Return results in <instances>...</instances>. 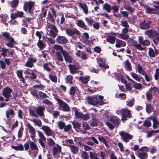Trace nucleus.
<instances>
[{
    "label": "nucleus",
    "instance_id": "nucleus-16",
    "mask_svg": "<svg viewBox=\"0 0 159 159\" xmlns=\"http://www.w3.org/2000/svg\"><path fill=\"white\" fill-rule=\"evenodd\" d=\"M65 61L69 63H71L72 61V57L70 55L69 52L64 50L62 53Z\"/></svg>",
    "mask_w": 159,
    "mask_h": 159
},
{
    "label": "nucleus",
    "instance_id": "nucleus-45",
    "mask_svg": "<svg viewBox=\"0 0 159 159\" xmlns=\"http://www.w3.org/2000/svg\"><path fill=\"white\" fill-rule=\"evenodd\" d=\"M103 8L108 12H110L111 10V7L110 5L107 3H105L104 4Z\"/></svg>",
    "mask_w": 159,
    "mask_h": 159
},
{
    "label": "nucleus",
    "instance_id": "nucleus-1",
    "mask_svg": "<svg viewBox=\"0 0 159 159\" xmlns=\"http://www.w3.org/2000/svg\"><path fill=\"white\" fill-rule=\"evenodd\" d=\"M72 27V25L71 24H69L66 27H63L61 26V29L62 30H65L66 34L69 36H80L81 35L80 32L76 29H71Z\"/></svg>",
    "mask_w": 159,
    "mask_h": 159
},
{
    "label": "nucleus",
    "instance_id": "nucleus-47",
    "mask_svg": "<svg viewBox=\"0 0 159 159\" xmlns=\"http://www.w3.org/2000/svg\"><path fill=\"white\" fill-rule=\"evenodd\" d=\"M39 97L41 99L48 98L49 97L45 93L41 91H38Z\"/></svg>",
    "mask_w": 159,
    "mask_h": 159
},
{
    "label": "nucleus",
    "instance_id": "nucleus-10",
    "mask_svg": "<svg viewBox=\"0 0 159 159\" xmlns=\"http://www.w3.org/2000/svg\"><path fill=\"white\" fill-rule=\"evenodd\" d=\"M37 61L36 58L34 57L32 54H31L25 64V66L26 67L32 68L34 67V64L36 63Z\"/></svg>",
    "mask_w": 159,
    "mask_h": 159
},
{
    "label": "nucleus",
    "instance_id": "nucleus-60",
    "mask_svg": "<svg viewBox=\"0 0 159 159\" xmlns=\"http://www.w3.org/2000/svg\"><path fill=\"white\" fill-rule=\"evenodd\" d=\"M90 159H96L97 157L96 153L93 152H90Z\"/></svg>",
    "mask_w": 159,
    "mask_h": 159
},
{
    "label": "nucleus",
    "instance_id": "nucleus-52",
    "mask_svg": "<svg viewBox=\"0 0 159 159\" xmlns=\"http://www.w3.org/2000/svg\"><path fill=\"white\" fill-rule=\"evenodd\" d=\"M70 92L69 94L72 97H73L75 92V88L74 86L71 87L70 89Z\"/></svg>",
    "mask_w": 159,
    "mask_h": 159
},
{
    "label": "nucleus",
    "instance_id": "nucleus-20",
    "mask_svg": "<svg viewBox=\"0 0 159 159\" xmlns=\"http://www.w3.org/2000/svg\"><path fill=\"white\" fill-rule=\"evenodd\" d=\"M154 50L151 48H149L148 54L151 57H154L159 54V52L158 50L155 47H154Z\"/></svg>",
    "mask_w": 159,
    "mask_h": 159
},
{
    "label": "nucleus",
    "instance_id": "nucleus-53",
    "mask_svg": "<svg viewBox=\"0 0 159 159\" xmlns=\"http://www.w3.org/2000/svg\"><path fill=\"white\" fill-rule=\"evenodd\" d=\"M92 122L90 124V125L92 127L97 126L98 125V121L96 119L93 118L92 119Z\"/></svg>",
    "mask_w": 159,
    "mask_h": 159
},
{
    "label": "nucleus",
    "instance_id": "nucleus-23",
    "mask_svg": "<svg viewBox=\"0 0 159 159\" xmlns=\"http://www.w3.org/2000/svg\"><path fill=\"white\" fill-rule=\"evenodd\" d=\"M77 25L80 28L85 30H89V29L87 26L85 25L84 23L82 20H79L77 21Z\"/></svg>",
    "mask_w": 159,
    "mask_h": 159
},
{
    "label": "nucleus",
    "instance_id": "nucleus-24",
    "mask_svg": "<svg viewBox=\"0 0 159 159\" xmlns=\"http://www.w3.org/2000/svg\"><path fill=\"white\" fill-rule=\"evenodd\" d=\"M149 119L152 120L153 121L152 127L153 129L157 128L159 125V122L158 121L157 118L155 116H153L152 118L151 116L149 118Z\"/></svg>",
    "mask_w": 159,
    "mask_h": 159
},
{
    "label": "nucleus",
    "instance_id": "nucleus-26",
    "mask_svg": "<svg viewBox=\"0 0 159 159\" xmlns=\"http://www.w3.org/2000/svg\"><path fill=\"white\" fill-rule=\"evenodd\" d=\"M45 110V108L43 106H39L36 110V113L40 116H42L44 115L43 111Z\"/></svg>",
    "mask_w": 159,
    "mask_h": 159
},
{
    "label": "nucleus",
    "instance_id": "nucleus-34",
    "mask_svg": "<svg viewBox=\"0 0 159 159\" xmlns=\"http://www.w3.org/2000/svg\"><path fill=\"white\" fill-rule=\"evenodd\" d=\"M155 32L156 31L155 30L151 29L146 31L145 32V34L148 37L151 38L153 37Z\"/></svg>",
    "mask_w": 159,
    "mask_h": 159
},
{
    "label": "nucleus",
    "instance_id": "nucleus-56",
    "mask_svg": "<svg viewBox=\"0 0 159 159\" xmlns=\"http://www.w3.org/2000/svg\"><path fill=\"white\" fill-rule=\"evenodd\" d=\"M133 87L135 89L139 90L141 89L143 87V85L141 83H135L133 85Z\"/></svg>",
    "mask_w": 159,
    "mask_h": 159
},
{
    "label": "nucleus",
    "instance_id": "nucleus-41",
    "mask_svg": "<svg viewBox=\"0 0 159 159\" xmlns=\"http://www.w3.org/2000/svg\"><path fill=\"white\" fill-rule=\"evenodd\" d=\"M153 37V41L154 43L156 45H157L158 44L157 41H159V33L156 32Z\"/></svg>",
    "mask_w": 159,
    "mask_h": 159
},
{
    "label": "nucleus",
    "instance_id": "nucleus-63",
    "mask_svg": "<svg viewBox=\"0 0 159 159\" xmlns=\"http://www.w3.org/2000/svg\"><path fill=\"white\" fill-rule=\"evenodd\" d=\"M81 157L83 159H89V156L87 153L84 151H83L81 153Z\"/></svg>",
    "mask_w": 159,
    "mask_h": 159
},
{
    "label": "nucleus",
    "instance_id": "nucleus-48",
    "mask_svg": "<svg viewBox=\"0 0 159 159\" xmlns=\"http://www.w3.org/2000/svg\"><path fill=\"white\" fill-rule=\"evenodd\" d=\"M73 77L72 76L70 75L67 76L66 79V82L70 84H72L73 83Z\"/></svg>",
    "mask_w": 159,
    "mask_h": 159
},
{
    "label": "nucleus",
    "instance_id": "nucleus-4",
    "mask_svg": "<svg viewBox=\"0 0 159 159\" xmlns=\"http://www.w3.org/2000/svg\"><path fill=\"white\" fill-rule=\"evenodd\" d=\"M72 111L74 112L75 115L78 118H80L84 120L90 119V116L88 113L83 114L81 112H79L75 107H73Z\"/></svg>",
    "mask_w": 159,
    "mask_h": 159
},
{
    "label": "nucleus",
    "instance_id": "nucleus-40",
    "mask_svg": "<svg viewBox=\"0 0 159 159\" xmlns=\"http://www.w3.org/2000/svg\"><path fill=\"white\" fill-rule=\"evenodd\" d=\"M115 37L111 36H109L107 38L106 41L110 43L113 44L115 42Z\"/></svg>",
    "mask_w": 159,
    "mask_h": 159
},
{
    "label": "nucleus",
    "instance_id": "nucleus-25",
    "mask_svg": "<svg viewBox=\"0 0 159 159\" xmlns=\"http://www.w3.org/2000/svg\"><path fill=\"white\" fill-rule=\"evenodd\" d=\"M138 153V156L140 159H147L148 158V154L147 152L139 151Z\"/></svg>",
    "mask_w": 159,
    "mask_h": 159
},
{
    "label": "nucleus",
    "instance_id": "nucleus-3",
    "mask_svg": "<svg viewBox=\"0 0 159 159\" xmlns=\"http://www.w3.org/2000/svg\"><path fill=\"white\" fill-rule=\"evenodd\" d=\"M34 2L32 1L25 2L23 6L24 10L26 12H27L28 11L30 15H32L34 14Z\"/></svg>",
    "mask_w": 159,
    "mask_h": 159
},
{
    "label": "nucleus",
    "instance_id": "nucleus-59",
    "mask_svg": "<svg viewBox=\"0 0 159 159\" xmlns=\"http://www.w3.org/2000/svg\"><path fill=\"white\" fill-rule=\"evenodd\" d=\"M134 99L130 100L129 101H126V105L129 107H132L134 104Z\"/></svg>",
    "mask_w": 159,
    "mask_h": 159
},
{
    "label": "nucleus",
    "instance_id": "nucleus-49",
    "mask_svg": "<svg viewBox=\"0 0 159 159\" xmlns=\"http://www.w3.org/2000/svg\"><path fill=\"white\" fill-rule=\"evenodd\" d=\"M34 89H38L42 90L45 88V86L41 84H35L32 87Z\"/></svg>",
    "mask_w": 159,
    "mask_h": 159
},
{
    "label": "nucleus",
    "instance_id": "nucleus-6",
    "mask_svg": "<svg viewBox=\"0 0 159 159\" xmlns=\"http://www.w3.org/2000/svg\"><path fill=\"white\" fill-rule=\"evenodd\" d=\"M87 100L89 104L91 105H96L99 104L100 105H102L104 104L103 101H100L97 97H88Z\"/></svg>",
    "mask_w": 159,
    "mask_h": 159
},
{
    "label": "nucleus",
    "instance_id": "nucleus-39",
    "mask_svg": "<svg viewBox=\"0 0 159 159\" xmlns=\"http://www.w3.org/2000/svg\"><path fill=\"white\" fill-rule=\"evenodd\" d=\"M27 127L29 128V132L31 135H34L36 133L35 129L30 123L27 124Z\"/></svg>",
    "mask_w": 159,
    "mask_h": 159
},
{
    "label": "nucleus",
    "instance_id": "nucleus-12",
    "mask_svg": "<svg viewBox=\"0 0 159 159\" xmlns=\"http://www.w3.org/2000/svg\"><path fill=\"white\" fill-rule=\"evenodd\" d=\"M152 22L151 20H143L139 23V28L142 30H148L150 27V24Z\"/></svg>",
    "mask_w": 159,
    "mask_h": 159
},
{
    "label": "nucleus",
    "instance_id": "nucleus-27",
    "mask_svg": "<svg viewBox=\"0 0 159 159\" xmlns=\"http://www.w3.org/2000/svg\"><path fill=\"white\" fill-rule=\"evenodd\" d=\"M72 125L73 128L77 132L80 129L81 127V123L76 121H74L72 123Z\"/></svg>",
    "mask_w": 159,
    "mask_h": 159
},
{
    "label": "nucleus",
    "instance_id": "nucleus-38",
    "mask_svg": "<svg viewBox=\"0 0 159 159\" xmlns=\"http://www.w3.org/2000/svg\"><path fill=\"white\" fill-rule=\"evenodd\" d=\"M124 8L125 10L128 11L130 13V14H132L134 12V8L132 7L129 4L125 5L124 7Z\"/></svg>",
    "mask_w": 159,
    "mask_h": 159
},
{
    "label": "nucleus",
    "instance_id": "nucleus-64",
    "mask_svg": "<svg viewBox=\"0 0 159 159\" xmlns=\"http://www.w3.org/2000/svg\"><path fill=\"white\" fill-rule=\"evenodd\" d=\"M49 78L53 82L56 83L57 82V78L56 76H52L51 74L49 75Z\"/></svg>",
    "mask_w": 159,
    "mask_h": 159
},
{
    "label": "nucleus",
    "instance_id": "nucleus-28",
    "mask_svg": "<svg viewBox=\"0 0 159 159\" xmlns=\"http://www.w3.org/2000/svg\"><path fill=\"white\" fill-rule=\"evenodd\" d=\"M42 129L47 136H50L51 135L52 130L49 127L46 126H43L42 127Z\"/></svg>",
    "mask_w": 159,
    "mask_h": 159
},
{
    "label": "nucleus",
    "instance_id": "nucleus-21",
    "mask_svg": "<svg viewBox=\"0 0 159 159\" xmlns=\"http://www.w3.org/2000/svg\"><path fill=\"white\" fill-rule=\"evenodd\" d=\"M57 41L60 44H65L67 41V39L64 36H59L57 38Z\"/></svg>",
    "mask_w": 159,
    "mask_h": 159
},
{
    "label": "nucleus",
    "instance_id": "nucleus-9",
    "mask_svg": "<svg viewBox=\"0 0 159 159\" xmlns=\"http://www.w3.org/2000/svg\"><path fill=\"white\" fill-rule=\"evenodd\" d=\"M50 9L51 11H49L47 16V20L53 23H54L57 16L56 12L53 8H50Z\"/></svg>",
    "mask_w": 159,
    "mask_h": 159
},
{
    "label": "nucleus",
    "instance_id": "nucleus-42",
    "mask_svg": "<svg viewBox=\"0 0 159 159\" xmlns=\"http://www.w3.org/2000/svg\"><path fill=\"white\" fill-rule=\"evenodd\" d=\"M30 147L31 149L32 150H38V148L36 144L34 142L31 141L30 142Z\"/></svg>",
    "mask_w": 159,
    "mask_h": 159
},
{
    "label": "nucleus",
    "instance_id": "nucleus-11",
    "mask_svg": "<svg viewBox=\"0 0 159 159\" xmlns=\"http://www.w3.org/2000/svg\"><path fill=\"white\" fill-rule=\"evenodd\" d=\"M119 134L122 138L123 140L125 143L129 142V140L133 138V136L128 133H125L124 131H120Z\"/></svg>",
    "mask_w": 159,
    "mask_h": 159
},
{
    "label": "nucleus",
    "instance_id": "nucleus-5",
    "mask_svg": "<svg viewBox=\"0 0 159 159\" xmlns=\"http://www.w3.org/2000/svg\"><path fill=\"white\" fill-rule=\"evenodd\" d=\"M120 113L122 117L121 120L125 121L128 118H130L132 116L131 111L127 108H122L120 110Z\"/></svg>",
    "mask_w": 159,
    "mask_h": 159
},
{
    "label": "nucleus",
    "instance_id": "nucleus-31",
    "mask_svg": "<svg viewBox=\"0 0 159 159\" xmlns=\"http://www.w3.org/2000/svg\"><path fill=\"white\" fill-rule=\"evenodd\" d=\"M153 107L150 103H147L146 105V111L148 114H150L152 111Z\"/></svg>",
    "mask_w": 159,
    "mask_h": 159
},
{
    "label": "nucleus",
    "instance_id": "nucleus-62",
    "mask_svg": "<svg viewBox=\"0 0 159 159\" xmlns=\"http://www.w3.org/2000/svg\"><path fill=\"white\" fill-rule=\"evenodd\" d=\"M121 25L124 27L125 28L129 27V25L128 24L126 20H122L120 21Z\"/></svg>",
    "mask_w": 159,
    "mask_h": 159
},
{
    "label": "nucleus",
    "instance_id": "nucleus-54",
    "mask_svg": "<svg viewBox=\"0 0 159 159\" xmlns=\"http://www.w3.org/2000/svg\"><path fill=\"white\" fill-rule=\"evenodd\" d=\"M43 67L44 70H46L47 72H49L51 70V69L48 67V64L47 63L43 64Z\"/></svg>",
    "mask_w": 159,
    "mask_h": 159
},
{
    "label": "nucleus",
    "instance_id": "nucleus-44",
    "mask_svg": "<svg viewBox=\"0 0 159 159\" xmlns=\"http://www.w3.org/2000/svg\"><path fill=\"white\" fill-rule=\"evenodd\" d=\"M130 75L131 77L134 79L138 82H140L141 80V78L138 76V75L136 74L134 72L130 73Z\"/></svg>",
    "mask_w": 159,
    "mask_h": 159
},
{
    "label": "nucleus",
    "instance_id": "nucleus-29",
    "mask_svg": "<svg viewBox=\"0 0 159 159\" xmlns=\"http://www.w3.org/2000/svg\"><path fill=\"white\" fill-rule=\"evenodd\" d=\"M37 45L40 50H42L45 48L46 46L45 42L42 40L39 39Z\"/></svg>",
    "mask_w": 159,
    "mask_h": 159
},
{
    "label": "nucleus",
    "instance_id": "nucleus-14",
    "mask_svg": "<svg viewBox=\"0 0 159 159\" xmlns=\"http://www.w3.org/2000/svg\"><path fill=\"white\" fill-rule=\"evenodd\" d=\"M155 8L151 7L149 6L146 8L145 13L150 15L157 14V13L155 11L157 10H159V6H154Z\"/></svg>",
    "mask_w": 159,
    "mask_h": 159
},
{
    "label": "nucleus",
    "instance_id": "nucleus-35",
    "mask_svg": "<svg viewBox=\"0 0 159 159\" xmlns=\"http://www.w3.org/2000/svg\"><path fill=\"white\" fill-rule=\"evenodd\" d=\"M69 68L70 73L72 74L76 73L77 71V69L75 65L70 64Z\"/></svg>",
    "mask_w": 159,
    "mask_h": 159
},
{
    "label": "nucleus",
    "instance_id": "nucleus-61",
    "mask_svg": "<svg viewBox=\"0 0 159 159\" xmlns=\"http://www.w3.org/2000/svg\"><path fill=\"white\" fill-rule=\"evenodd\" d=\"M2 52L1 53V55L4 57H5L7 55V52L8 51V50L6 48H2Z\"/></svg>",
    "mask_w": 159,
    "mask_h": 159
},
{
    "label": "nucleus",
    "instance_id": "nucleus-2",
    "mask_svg": "<svg viewBox=\"0 0 159 159\" xmlns=\"http://www.w3.org/2000/svg\"><path fill=\"white\" fill-rule=\"evenodd\" d=\"M46 28L49 33V36L53 38H55L58 32L56 26L48 22Z\"/></svg>",
    "mask_w": 159,
    "mask_h": 159
},
{
    "label": "nucleus",
    "instance_id": "nucleus-7",
    "mask_svg": "<svg viewBox=\"0 0 159 159\" xmlns=\"http://www.w3.org/2000/svg\"><path fill=\"white\" fill-rule=\"evenodd\" d=\"M54 48L56 50V55L58 61H63V59L61 54L62 51L64 50H63V48L60 45H55Z\"/></svg>",
    "mask_w": 159,
    "mask_h": 159
},
{
    "label": "nucleus",
    "instance_id": "nucleus-19",
    "mask_svg": "<svg viewBox=\"0 0 159 159\" xmlns=\"http://www.w3.org/2000/svg\"><path fill=\"white\" fill-rule=\"evenodd\" d=\"M19 3V0H13V1L9 3V5L11 8L10 10L11 12H13L15 10L16 8L18 6Z\"/></svg>",
    "mask_w": 159,
    "mask_h": 159
},
{
    "label": "nucleus",
    "instance_id": "nucleus-58",
    "mask_svg": "<svg viewBox=\"0 0 159 159\" xmlns=\"http://www.w3.org/2000/svg\"><path fill=\"white\" fill-rule=\"evenodd\" d=\"M65 124L62 121H59L58 122V126L60 129H62L65 127Z\"/></svg>",
    "mask_w": 159,
    "mask_h": 159
},
{
    "label": "nucleus",
    "instance_id": "nucleus-51",
    "mask_svg": "<svg viewBox=\"0 0 159 159\" xmlns=\"http://www.w3.org/2000/svg\"><path fill=\"white\" fill-rule=\"evenodd\" d=\"M15 114L14 110L12 109L10 110L9 111H6V116L7 118H9V115L13 116Z\"/></svg>",
    "mask_w": 159,
    "mask_h": 159
},
{
    "label": "nucleus",
    "instance_id": "nucleus-13",
    "mask_svg": "<svg viewBox=\"0 0 159 159\" xmlns=\"http://www.w3.org/2000/svg\"><path fill=\"white\" fill-rule=\"evenodd\" d=\"M108 120L116 127L119 126L120 122V119L116 116H111Z\"/></svg>",
    "mask_w": 159,
    "mask_h": 159
},
{
    "label": "nucleus",
    "instance_id": "nucleus-17",
    "mask_svg": "<svg viewBox=\"0 0 159 159\" xmlns=\"http://www.w3.org/2000/svg\"><path fill=\"white\" fill-rule=\"evenodd\" d=\"M56 147H54L53 148V155L55 158H58L59 156V153L61 152V148L58 144H57Z\"/></svg>",
    "mask_w": 159,
    "mask_h": 159
},
{
    "label": "nucleus",
    "instance_id": "nucleus-50",
    "mask_svg": "<svg viewBox=\"0 0 159 159\" xmlns=\"http://www.w3.org/2000/svg\"><path fill=\"white\" fill-rule=\"evenodd\" d=\"M42 12L40 14V17L43 20V18H44L46 17L47 15V10H45L44 7H43L42 8Z\"/></svg>",
    "mask_w": 159,
    "mask_h": 159
},
{
    "label": "nucleus",
    "instance_id": "nucleus-55",
    "mask_svg": "<svg viewBox=\"0 0 159 159\" xmlns=\"http://www.w3.org/2000/svg\"><path fill=\"white\" fill-rule=\"evenodd\" d=\"M151 123L148 120H145L144 121L143 125L147 128H149L151 126Z\"/></svg>",
    "mask_w": 159,
    "mask_h": 159
},
{
    "label": "nucleus",
    "instance_id": "nucleus-22",
    "mask_svg": "<svg viewBox=\"0 0 159 159\" xmlns=\"http://www.w3.org/2000/svg\"><path fill=\"white\" fill-rule=\"evenodd\" d=\"M124 68L127 71H130L132 70L131 64L129 60H126L124 62Z\"/></svg>",
    "mask_w": 159,
    "mask_h": 159
},
{
    "label": "nucleus",
    "instance_id": "nucleus-46",
    "mask_svg": "<svg viewBox=\"0 0 159 159\" xmlns=\"http://www.w3.org/2000/svg\"><path fill=\"white\" fill-rule=\"evenodd\" d=\"M145 95L147 100L149 102L151 101L153 98L152 93L150 91H148L146 93Z\"/></svg>",
    "mask_w": 159,
    "mask_h": 159
},
{
    "label": "nucleus",
    "instance_id": "nucleus-43",
    "mask_svg": "<svg viewBox=\"0 0 159 159\" xmlns=\"http://www.w3.org/2000/svg\"><path fill=\"white\" fill-rule=\"evenodd\" d=\"M137 70L138 73L143 75H144V74L146 73L139 63L137 65Z\"/></svg>",
    "mask_w": 159,
    "mask_h": 159
},
{
    "label": "nucleus",
    "instance_id": "nucleus-30",
    "mask_svg": "<svg viewBox=\"0 0 159 159\" xmlns=\"http://www.w3.org/2000/svg\"><path fill=\"white\" fill-rule=\"evenodd\" d=\"M16 74L18 78L20 80V81L22 83H25V79L23 76L22 71L20 70H18L17 71Z\"/></svg>",
    "mask_w": 159,
    "mask_h": 159
},
{
    "label": "nucleus",
    "instance_id": "nucleus-32",
    "mask_svg": "<svg viewBox=\"0 0 159 159\" xmlns=\"http://www.w3.org/2000/svg\"><path fill=\"white\" fill-rule=\"evenodd\" d=\"M70 151L72 154H76L78 152V149L77 147L74 145H70L69 146Z\"/></svg>",
    "mask_w": 159,
    "mask_h": 159
},
{
    "label": "nucleus",
    "instance_id": "nucleus-33",
    "mask_svg": "<svg viewBox=\"0 0 159 159\" xmlns=\"http://www.w3.org/2000/svg\"><path fill=\"white\" fill-rule=\"evenodd\" d=\"M80 80L83 84H87L89 80L90 77L89 76H80L79 78Z\"/></svg>",
    "mask_w": 159,
    "mask_h": 159
},
{
    "label": "nucleus",
    "instance_id": "nucleus-37",
    "mask_svg": "<svg viewBox=\"0 0 159 159\" xmlns=\"http://www.w3.org/2000/svg\"><path fill=\"white\" fill-rule=\"evenodd\" d=\"M11 147L12 149L16 151H23L24 150L23 145L21 144H19L16 146L11 145Z\"/></svg>",
    "mask_w": 159,
    "mask_h": 159
},
{
    "label": "nucleus",
    "instance_id": "nucleus-57",
    "mask_svg": "<svg viewBox=\"0 0 159 159\" xmlns=\"http://www.w3.org/2000/svg\"><path fill=\"white\" fill-rule=\"evenodd\" d=\"M47 143L48 144L50 147L54 145L55 144L54 140L51 138L47 139Z\"/></svg>",
    "mask_w": 159,
    "mask_h": 159
},
{
    "label": "nucleus",
    "instance_id": "nucleus-15",
    "mask_svg": "<svg viewBox=\"0 0 159 159\" xmlns=\"http://www.w3.org/2000/svg\"><path fill=\"white\" fill-rule=\"evenodd\" d=\"M24 13L22 11H17L15 12H12L11 15V18L14 20L17 18H21L23 17Z\"/></svg>",
    "mask_w": 159,
    "mask_h": 159
},
{
    "label": "nucleus",
    "instance_id": "nucleus-18",
    "mask_svg": "<svg viewBox=\"0 0 159 159\" xmlns=\"http://www.w3.org/2000/svg\"><path fill=\"white\" fill-rule=\"evenodd\" d=\"M12 89L8 87L5 88L2 90V95L4 97L9 98L11 96Z\"/></svg>",
    "mask_w": 159,
    "mask_h": 159
},
{
    "label": "nucleus",
    "instance_id": "nucleus-36",
    "mask_svg": "<svg viewBox=\"0 0 159 159\" xmlns=\"http://www.w3.org/2000/svg\"><path fill=\"white\" fill-rule=\"evenodd\" d=\"M79 5L83 10L85 14L86 15L88 14V10L87 5L85 3L82 4L81 2L79 3Z\"/></svg>",
    "mask_w": 159,
    "mask_h": 159
},
{
    "label": "nucleus",
    "instance_id": "nucleus-8",
    "mask_svg": "<svg viewBox=\"0 0 159 159\" xmlns=\"http://www.w3.org/2000/svg\"><path fill=\"white\" fill-rule=\"evenodd\" d=\"M56 100L59 104V107L61 110L67 112L70 111V108L66 102H64L63 100L58 98H56Z\"/></svg>",
    "mask_w": 159,
    "mask_h": 159
}]
</instances>
